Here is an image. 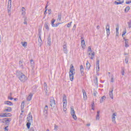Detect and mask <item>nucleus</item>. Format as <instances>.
<instances>
[{
	"mask_svg": "<svg viewBox=\"0 0 131 131\" xmlns=\"http://www.w3.org/2000/svg\"><path fill=\"white\" fill-rule=\"evenodd\" d=\"M12 121V119L11 118H6L0 120L1 122L2 123H6L7 125H9L10 123V121Z\"/></svg>",
	"mask_w": 131,
	"mask_h": 131,
	"instance_id": "1",
	"label": "nucleus"
},
{
	"mask_svg": "<svg viewBox=\"0 0 131 131\" xmlns=\"http://www.w3.org/2000/svg\"><path fill=\"white\" fill-rule=\"evenodd\" d=\"M42 88L45 93V95L47 96H50V93L49 92V90H48V85L46 82H44Z\"/></svg>",
	"mask_w": 131,
	"mask_h": 131,
	"instance_id": "2",
	"label": "nucleus"
},
{
	"mask_svg": "<svg viewBox=\"0 0 131 131\" xmlns=\"http://www.w3.org/2000/svg\"><path fill=\"white\" fill-rule=\"evenodd\" d=\"M50 106L52 107V109H53V108H54L55 106H56V102L55 101V98L54 97H51L50 98Z\"/></svg>",
	"mask_w": 131,
	"mask_h": 131,
	"instance_id": "3",
	"label": "nucleus"
},
{
	"mask_svg": "<svg viewBox=\"0 0 131 131\" xmlns=\"http://www.w3.org/2000/svg\"><path fill=\"white\" fill-rule=\"evenodd\" d=\"M71 114L73 118L75 119V120H76V119H77V117H76V115H75V111H74V108H73V106L71 107Z\"/></svg>",
	"mask_w": 131,
	"mask_h": 131,
	"instance_id": "4",
	"label": "nucleus"
},
{
	"mask_svg": "<svg viewBox=\"0 0 131 131\" xmlns=\"http://www.w3.org/2000/svg\"><path fill=\"white\" fill-rule=\"evenodd\" d=\"M18 79L21 82H25L26 80H27V77L25 76L24 74L21 75L20 77H19Z\"/></svg>",
	"mask_w": 131,
	"mask_h": 131,
	"instance_id": "5",
	"label": "nucleus"
},
{
	"mask_svg": "<svg viewBox=\"0 0 131 131\" xmlns=\"http://www.w3.org/2000/svg\"><path fill=\"white\" fill-rule=\"evenodd\" d=\"M105 29L106 30V34L107 36H109L110 34V25L109 24H106Z\"/></svg>",
	"mask_w": 131,
	"mask_h": 131,
	"instance_id": "6",
	"label": "nucleus"
},
{
	"mask_svg": "<svg viewBox=\"0 0 131 131\" xmlns=\"http://www.w3.org/2000/svg\"><path fill=\"white\" fill-rule=\"evenodd\" d=\"M12 115L10 113H1L0 114V117H10V116H11Z\"/></svg>",
	"mask_w": 131,
	"mask_h": 131,
	"instance_id": "7",
	"label": "nucleus"
},
{
	"mask_svg": "<svg viewBox=\"0 0 131 131\" xmlns=\"http://www.w3.org/2000/svg\"><path fill=\"white\" fill-rule=\"evenodd\" d=\"M62 50L64 54H68V49H67V45L64 44L62 46Z\"/></svg>",
	"mask_w": 131,
	"mask_h": 131,
	"instance_id": "8",
	"label": "nucleus"
},
{
	"mask_svg": "<svg viewBox=\"0 0 131 131\" xmlns=\"http://www.w3.org/2000/svg\"><path fill=\"white\" fill-rule=\"evenodd\" d=\"M62 102L63 104H64V106H66V104H67V97L66 95H63L62 97Z\"/></svg>",
	"mask_w": 131,
	"mask_h": 131,
	"instance_id": "9",
	"label": "nucleus"
},
{
	"mask_svg": "<svg viewBox=\"0 0 131 131\" xmlns=\"http://www.w3.org/2000/svg\"><path fill=\"white\" fill-rule=\"evenodd\" d=\"M27 121L28 122H32V115L31 113H29L27 117Z\"/></svg>",
	"mask_w": 131,
	"mask_h": 131,
	"instance_id": "10",
	"label": "nucleus"
},
{
	"mask_svg": "<svg viewBox=\"0 0 131 131\" xmlns=\"http://www.w3.org/2000/svg\"><path fill=\"white\" fill-rule=\"evenodd\" d=\"M32 97H33V94L32 93H30L27 98V100L28 101V102H30L31 100H32Z\"/></svg>",
	"mask_w": 131,
	"mask_h": 131,
	"instance_id": "11",
	"label": "nucleus"
},
{
	"mask_svg": "<svg viewBox=\"0 0 131 131\" xmlns=\"http://www.w3.org/2000/svg\"><path fill=\"white\" fill-rule=\"evenodd\" d=\"M117 114L116 113H114L112 116V121L114 123H116V121H115L116 118H115V116H116Z\"/></svg>",
	"mask_w": 131,
	"mask_h": 131,
	"instance_id": "12",
	"label": "nucleus"
},
{
	"mask_svg": "<svg viewBox=\"0 0 131 131\" xmlns=\"http://www.w3.org/2000/svg\"><path fill=\"white\" fill-rule=\"evenodd\" d=\"M69 75H70V79L71 81H73V79L74 78V76H73V72H72L71 71V72H69Z\"/></svg>",
	"mask_w": 131,
	"mask_h": 131,
	"instance_id": "13",
	"label": "nucleus"
},
{
	"mask_svg": "<svg viewBox=\"0 0 131 131\" xmlns=\"http://www.w3.org/2000/svg\"><path fill=\"white\" fill-rule=\"evenodd\" d=\"M123 39L125 41V48H128L129 47V45H128V39H126L125 37H124Z\"/></svg>",
	"mask_w": 131,
	"mask_h": 131,
	"instance_id": "14",
	"label": "nucleus"
},
{
	"mask_svg": "<svg viewBox=\"0 0 131 131\" xmlns=\"http://www.w3.org/2000/svg\"><path fill=\"white\" fill-rule=\"evenodd\" d=\"M48 109H49V106H48V105H46L43 110V113L45 115H48Z\"/></svg>",
	"mask_w": 131,
	"mask_h": 131,
	"instance_id": "15",
	"label": "nucleus"
},
{
	"mask_svg": "<svg viewBox=\"0 0 131 131\" xmlns=\"http://www.w3.org/2000/svg\"><path fill=\"white\" fill-rule=\"evenodd\" d=\"M16 76H17L18 78H19L20 76H22V75L23 74V73H22V72L19 71H16Z\"/></svg>",
	"mask_w": 131,
	"mask_h": 131,
	"instance_id": "16",
	"label": "nucleus"
},
{
	"mask_svg": "<svg viewBox=\"0 0 131 131\" xmlns=\"http://www.w3.org/2000/svg\"><path fill=\"white\" fill-rule=\"evenodd\" d=\"M82 92L83 93L84 100H86V99H88V96H86V93L85 92V90H82Z\"/></svg>",
	"mask_w": 131,
	"mask_h": 131,
	"instance_id": "17",
	"label": "nucleus"
},
{
	"mask_svg": "<svg viewBox=\"0 0 131 131\" xmlns=\"http://www.w3.org/2000/svg\"><path fill=\"white\" fill-rule=\"evenodd\" d=\"M96 66L98 68L97 71H100V60L97 59Z\"/></svg>",
	"mask_w": 131,
	"mask_h": 131,
	"instance_id": "18",
	"label": "nucleus"
},
{
	"mask_svg": "<svg viewBox=\"0 0 131 131\" xmlns=\"http://www.w3.org/2000/svg\"><path fill=\"white\" fill-rule=\"evenodd\" d=\"M4 104L5 105H8V106H13V103L11 101H4Z\"/></svg>",
	"mask_w": 131,
	"mask_h": 131,
	"instance_id": "19",
	"label": "nucleus"
},
{
	"mask_svg": "<svg viewBox=\"0 0 131 131\" xmlns=\"http://www.w3.org/2000/svg\"><path fill=\"white\" fill-rule=\"evenodd\" d=\"M4 112H12V107H7L4 110Z\"/></svg>",
	"mask_w": 131,
	"mask_h": 131,
	"instance_id": "20",
	"label": "nucleus"
},
{
	"mask_svg": "<svg viewBox=\"0 0 131 131\" xmlns=\"http://www.w3.org/2000/svg\"><path fill=\"white\" fill-rule=\"evenodd\" d=\"M38 41L39 42L38 46H39L40 47L41 46V43L42 42V40H41V36H40V35H39V38L38 39Z\"/></svg>",
	"mask_w": 131,
	"mask_h": 131,
	"instance_id": "21",
	"label": "nucleus"
},
{
	"mask_svg": "<svg viewBox=\"0 0 131 131\" xmlns=\"http://www.w3.org/2000/svg\"><path fill=\"white\" fill-rule=\"evenodd\" d=\"M109 95H110V98L113 99V98H114V96H113V88H112V91H110Z\"/></svg>",
	"mask_w": 131,
	"mask_h": 131,
	"instance_id": "22",
	"label": "nucleus"
},
{
	"mask_svg": "<svg viewBox=\"0 0 131 131\" xmlns=\"http://www.w3.org/2000/svg\"><path fill=\"white\" fill-rule=\"evenodd\" d=\"M96 120H100V111H97L96 116Z\"/></svg>",
	"mask_w": 131,
	"mask_h": 131,
	"instance_id": "23",
	"label": "nucleus"
},
{
	"mask_svg": "<svg viewBox=\"0 0 131 131\" xmlns=\"http://www.w3.org/2000/svg\"><path fill=\"white\" fill-rule=\"evenodd\" d=\"M20 110L21 112H24V102H22L20 105Z\"/></svg>",
	"mask_w": 131,
	"mask_h": 131,
	"instance_id": "24",
	"label": "nucleus"
},
{
	"mask_svg": "<svg viewBox=\"0 0 131 131\" xmlns=\"http://www.w3.org/2000/svg\"><path fill=\"white\" fill-rule=\"evenodd\" d=\"M81 43L82 48L83 49H84L85 48V42L84 41V39H83L81 40Z\"/></svg>",
	"mask_w": 131,
	"mask_h": 131,
	"instance_id": "25",
	"label": "nucleus"
},
{
	"mask_svg": "<svg viewBox=\"0 0 131 131\" xmlns=\"http://www.w3.org/2000/svg\"><path fill=\"white\" fill-rule=\"evenodd\" d=\"M80 72H81V74H82V75H83V74H84L83 66H82V65L80 66Z\"/></svg>",
	"mask_w": 131,
	"mask_h": 131,
	"instance_id": "26",
	"label": "nucleus"
},
{
	"mask_svg": "<svg viewBox=\"0 0 131 131\" xmlns=\"http://www.w3.org/2000/svg\"><path fill=\"white\" fill-rule=\"evenodd\" d=\"M86 69H88V70L91 68V63L89 62V61H87V62L86 63Z\"/></svg>",
	"mask_w": 131,
	"mask_h": 131,
	"instance_id": "27",
	"label": "nucleus"
},
{
	"mask_svg": "<svg viewBox=\"0 0 131 131\" xmlns=\"http://www.w3.org/2000/svg\"><path fill=\"white\" fill-rule=\"evenodd\" d=\"M74 71H75V69H74V67L73 66V64H71L70 66V72H71V71L73 72Z\"/></svg>",
	"mask_w": 131,
	"mask_h": 131,
	"instance_id": "28",
	"label": "nucleus"
},
{
	"mask_svg": "<svg viewBox=\"0 0 131 131\" xmlns=\"http://www.w3.org/2000/svg\"><path fill=\"white\" fill-rule=\"evenodd\" d=\"M25 11H26L25 10V8L23 7L21 8V11H22L21 14H22V15H25L26 14V12H25Z\"/></svg>",
	"mask_w": 131,
	"mask_h": 131,
	"instance_id": "29",
	"label": "nucleus"
},
{
	"mask_svg": "<svg viewBox=\"0 0 131 131\" xmlns=\"http://www.w3.org/2000/svg\"><path fill=\"white\" fill-rule=\"evenodd\" d=\"M105 99H106V96H103L101 97L100 100V103H103V101H104Z\"/></svg>",
	"mask_w": 131,
	"mask_h": 131,
	"instance_id": "30",
	"label": "nucleus"
},
{
	"mask_svg": "<svg viewBox=\"0 0 131 131\" xmlns=\"http://www.w3.org/2000/svg\"><path fill=\"white\" fill-rule=\"evenodd\" d=\"M55 22H56V20L55 19H52L51 20V25L52 26V27H54L55 24L54 23H55Z\"/></svg>",
	"mask_w": 131,
	"mask_h": 131,
	"instance_id": "31",
	"label": "nucleus"
},
{
	"mask_svg": "<svg viewBox=\"0 0 131 131\" xmlns=\"http://www.w3.org/2000/svg\"><path fill=\"white\" fill-rule=\"evenodd\" d=\"M95 57V52H93L91 54V56L90 57V59L91 60H93L94 58Z\"/></svg>",
	"mask_w": 131,
	"mask_h": 131,
	"instance_id": "32",
	"label": "nucleus"
},
{
	"mask_svg": "<svg viewBox=\"0 0 131 131\" xmlns=\"http://www.w3.org/2000/svg\"><path fill=\"white\" fill-rule=\"evenodd\" d=\"M31 122H29L27 123V127L29 129L30 128V125H31V123H30Z\"/></svg>",
	"mask_w": 131,
	"mask_h": 131,
	"instance_id": "33",
	"label": "nucleus"
},
{
	"mask_svg": "<svg viewBox=\"0 0 131 131\" xmlns=\"http://www.w3.org/2000/svg\"><path fill=\"white\" fill-rule=\"evenodd\" d=\"M47 43H48V46H51V39H50V38H48Z\"/></svg>",
	"mask_w": 131,
	"mask_h": 131,
	"instance_id": "34",
	"label": "nucleus"
},
{
	"mask_svg": "<svg viewBox=\"0 0 131 131\" xmlns=\"http://www.w3.org/2000/svg\"><path fill=\"white\" fill-rule=\"evenodd\" d=\"M128 11H129V6H127L125 8V12L126 13H127V12H128Z\"/></svg>",
	"mask_w": 131,
	"mask_h": 131,
	"instance_id": "35",
	"label": "nucleus"
},
{
	"mask_svg": "<svg viewBox=\"0 0 131 131\" xmlns=\"http://www.w3.org/2000/svg\"><path fill=\"white\" fill-rule=\"evenodd\" d=\"M125 62L126 64H127V63H128V56H125Z\"/></svg>",
	"mask_w": 131,
	"mask_h": 131,
	"instance_id": "36",
	"label": "nucleus"
},
{
	"mask_svg": "<svg viewBox=\"0 0 131 131\" xmlns=\"http://www.w3.org/2000/svg\"><path fill=\"white\" fill-rule=\"evenodd\" d=\"M61 14H59L58 15V18H57V21H61Z\"/></svg>",
	"mask_w": 131,
	"mask_h": 131,
	"instance_id": "37",
	"label": "nucleus"
},
{
	"mask_svg": "<svg viewBox=\"0 0 131 131\" xmlns=\"http://www.w3.org/2000/svg\"><path fill=\"white\" fill-rule=\"evenodd\" d=\"M48 24L47 23H45V27L46 28V29H47L48 30H49V26H48Z\"/></svg>",
	"mask_w": 131,
	"mask_h": 131,
	"instance_id": "38",
	"label": "nucleus"
},
{
	"mask_svg": "<svg viewBox=\"0 0 131 131\" xmlns=\"http://www.w3.org/2000/svg\"><path fill=\"white\" fill-rule=\"evenodd\" d=\"M121 4H123V1L122 2H117V1L115 2V5H121Z\"/></svg>",
	"mask_w": 131,
	"mask_h": 131,
	"instance_id": "39",
	"label": "nucleus"
},
{
	"mask_svg": "<svg viewBox=\"0 0 131 131\" xmlns=\"http://www.w3.org/2000/svg\"><path fill=\"white\" fill-rule=\"evenodd\" d=\"M91 54H92V50H88V55L89 57H91Z\"/></svg>",
	"mask_w": 131,
	"mask_h": 131,
	"instance_id": "40",
	"label": "nucleus"
},
{
	"mask_svg": "<svg viewBox=\"0 0 131 131\" xmlns=\"http://www.w3.org/2000/svg\"><path fill=\"white\" fill-rule=\"evenodd\" d=\"M126 33V29H125V30L123 31V34L122 35V37L124 38V35H125V34Z\"/></svg>",
	"mask_w": 131,
	"mask_h": 131,
	"instance_id": "41",
	"label": "nucleus"
},
{
	"mask_svg": "<svg viewBox=\"0 0 131 131\" xmlns=\"http://www.w3.org/2000/svg\"><path fill=\"white\" fill-rule=\"evenodd\" d=\"M63 111L65 112L66 111H67V108H66V107H67V104H66V105L64 106V104H63Z\"/></svg>",
	"mask_w": 131,
	"mask_h": 131,
	"instance_id": "42",
	"label": "nucleus"
},
{
	"mask_svg": "<svg viewBox=\"0 0 131 131\" xmlns=\"http://www.w3.org/2000/svg\"><path fill=\"white\" fill-rule=\"evenodd\" d=\"M19 65L20 67H22L21 68H23V64L21 61H19Z\"/></svg>",
	"mask_w": 131,
	"mask_h": 131,
	"instance_id": "43",
	"label": "nucleus"
},
{
	"mask_svg": "<svg viewBox=\"0 0 131 131\" xmlns=\"http://www.w3.org/2000/svg\"><path fill=\"white\" fill-rule=\"evenodd\" d=\"M127 24H128V28H131V21H130V20H129V21L127 23Z\"/></svg>",
	"mask_w": 131,
	"mask_h": 131,
	"instance_id": "44",
	"label": "nucleus"
},
{
	"mask_svg": "<svg viewBox=\"0 0 131 131\" xmlns=\"http://www.w3.org/2000/svg\"><path fill=\"white\" fill-rule=\"evenodd\" d=\"M24 24H26V25H27V17L25 18Z\"/></svg>",
	"mask_w": 131,
	"mask_h": 131,
	"instance_id": "45",
	"label": "nucleus"
},
{
	"mask_svg": "<svg viewBox=\"0 0 131 131\" xmlns=\"http://www.w3.org/2000/svg\"><path fill=\"white\" fill-rule=\"evenodd\" d=\"M97 94H98V92L96 91H94L93 92V95L94 96V97H97Z\"/></svg>",
	"mask_w": 131,
	"mask_h": 131,
	"instance_id": "46",
	"label": "nucleus"
},
{
	"mask_svg": "<svg viewBox=\"0 0 131 131\" xmlns=\"http://www.w3.org/2000/svg\"><path fill=\"white\" fill-rule=\"evenodd\" d=\"M31 66H34V61H33V59L31 60Z\"/></svg>",
	"mask_w": 131,
	"mask_h": 131,
	"instance_id": "47",
	"label": "nucleus"
},
{
	"mask_svg": "<svg viewBox=\"0 0 131 131\" xmlns=\"http://www.w3.org/2000/svg\"><path fill=\"white\" fill-rule=\"evenodd\" d=\"M71 24H72V21L70 22V23H68L67 24V27H68L69 28L70 27H71Z\"/></svg>",
	"mask_w": 131,
	"mask_h": 131,
	"instance_id": "48",
	"label": "nucleus"
},
{
	"mask_svg": "<svg viewBox=\"0 0 131 131\" xmlns=\"http://www.w3.org/2000/svg\"><path fill=\"white\" fill-rule=\"evenodd\" d=\"M60 24H61V23H58L56 24H55L54 26H53V27H58Z\"/></svg>",
	"mask_w": 131,
	"mask_h": 131,
	"instance_id": "49",
	"label": "nucleus"
},
{
	"mask_svg": "<svg viewBox=\"0 0 131 131\" xmlns=\"http://www.w3.org/2000/svg\"><path fill=\"white\" fill-rule=\"evenodd\" d=\"M118 30H119V26H118V25L116 26V32H118Z\"/></svg>",
	"mask_w": 131,
	"mask_h": 131,
	"instance_id": "50",
	"label": "nucleus"
},
{
	"mask_svg": "<svg viewBox=\"0 0 131 131\" xmlns=\"http://www.w3.org/2000/svg\"><path fill=\"white\" fill-rule=\"evenodd\" d=\"M94 105H95V103H94V102L92 103V104H91L92 106V110H95V108H94Z\"/></svg>",
	"mask_w": 131,
	"mask_h": 131,
	"instance_id": "51",
	"label": "nucleus"
},
{
	"mask_svg": "<svg viewBox=\"0 0 131 131\" xmlns=\"http://www.w3.org/2000/svg\"><path fill=\"white\" fill-rule=\"evenodd\" d=\"M23 47H27V42H24L23 44Z\"/></svg>",
	"mask_w": 131,
	"mask_h": 131,
	"instance_id": "52",
	"label": "nucleus"
},
{
	"mask_svg": "<svg viewBox=\"0 0 131 131\" xmlns=\"http://www.w3.org/2000/svg\"><path fill=\"white\" fill-rule=\"evenodd\" d=\"M121 73L122 75H124V69H122Z\"/></svg>",
	"mask_w": 131,
	"mask_h": 131,
	"instance_id": "53",
	"label": "nucleus"
},
{
	"mask_svg": "<svg viewBox=\"0 0 131 131\" xmlns=\"http://www.w3.org/2000/svg\"><path fill=\"white\" fill-rule=\"evenodd\" d=\"M8 99L9 100H13V99H14V98H13V97H11V96H8Z\"/></svg>",
	"mask_w": 131,
	"mask_h": 131,
	"instance_id": "54",
	"label": "nucleus"
},
{
	"mask_svg": "<svg viewBox=\"0 0 131 131\" xmlns=\"http://www.w3.org/2000/svg\"><path fill=\"white\" fill-rule=\"evenodd\" d=\"M111 82H114V78H113V77H112L111 79Z\"/></svg>",
	"mask_w": 131,
	"mask_h": 131,
	"instance_id": "55",
	"label": "nucleus"
},
{
	"mask_svg": "<svg viewBox=\"0 0 131 131\" xmlns=\"http://www.w3.org/2000/svg\"><path fill=\"white\" fill-rule=\"evenodd\" d=\"M11 4H8V9H11Z\"/></svg>",
	"mask_w": 131,
	"mask_h": 131,
	"instance_id": "56",
	"label": "nucleus"
},
{
	"mask_svg": "<svg viewBox=\"0 0 131 131\" xmlns=\"http://www.w3.org/2000/svg\"><path fill=\"white\" fill-rule=\"evenodd\" d=\"M10 6L12 4V0H8V5H10Z\"/></svg>",
	"mask_w": 131,
	"mask_h": 131,
	"instance_id": "57",
	"label": "nucleus"
},
{
	"mask_svg": "<svg viewBox=\"0 0 131 131\" xmlns=\"http://www.w3.org/2000/svg\"><path fill=\"white\" fill-rule=\"evenodd\" d=\"M8 127H9V126H7L5 127V130L7 131H9V129H8Z\"/></svg>",
	"mask_w": 131,
	"mask_h": 131,
	"instance_id": "58",
	"label": "nucleus"
},
{
	"mask_svg": "<svg viewBox=\"0 0 131 131\" xmlns=\"http://www.w3.org/2000/svg\"><path fill=\"white\" fill-rule=\"evenodd\" d=\"M75 28H76V25H74L73 27V30H75Z\"/></svg>",
	"mask_w": 131,
	"mask_h": 131,
	"instance_id": "59",
	"label": "nucleus"
},
{
	"mask_svg": "<svg viewBox=\"0 0 131 131\" xmlns=\"http://www.w3.org/2000/svg\"><path fill=\"white\" fill-rule=\"evenodd\" d=\"M57 128H58V125H55V126H54V129H57Z\"/></svg>",
	"mask_w": 131,
	"mask_h": 131,
	"instance_id": "60",
	"label": "nucleus"
},
{
	"mask_svg": "<svg viewBox=\"0 0 131 131\" xmlns=\"http://www.w3.org/2000/svg\"><path fill=\"white\" fill-rule=\"evenodd\" d=\"M92 50V47H91V46H89L88 47V51H91Z\"/></svg>",
	"mask_w": 131,
	"mask_h": 131,
	"instance_id": "61",
	"label": "nucleus"
},
{
	"mask_svg": "<svg viewBox=\"0 0 131 131\" xmlns=\"http://www.w3.org/2000/svg\"><path fill=\"white\" fill-rule=\"evenodd\" d=\"M130 3H131V1L126 2V4H127V5H128V4H130Z\"/></svg>",
	"mask_w": 131,
	"mask_h": 131,
	"instance_id": "62",
	"label": "nucleus"
},
{
	"mask_svg": "<svg viewBox=\"0 0 131 131\" xmlns=\"http://www.w3.org/2000/svg\"><path fill=\"white\" fill-rule=\"evenodd\" d=\"M119 33L118 32H116V36H118Z\"/></svg>",
	"mask_w": 131,
	"mask_h": 131,
	"instance_id": "63",
	"label": "nucleus"
},
{
	"mask_svg": "<svg viewBox=\"0 0 131 131\" xmlns=\"http://www.w3.org/2000/svg\"><path fill=\"white\" fill-rule=\"evenodd\" d=\"M97 29L99 30L100 29V26H97Z\"/></svg>",
	"mask_w": 131,
	"mask_h": 131,
	"instance_id": "64",
	"label": "nucleus"
}]
</instances>
